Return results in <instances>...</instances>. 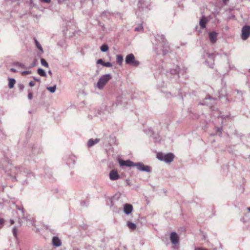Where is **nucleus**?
<instances>
[{
	"instance_id": "f257e3e1",
	"label": "nucleus",
	"mask_w": 250,
	"mask_h": 250,
	"mask_svg": "<svg viewBox=\"0 0 250 250\" xmlns=\"http://www.w3.org/2000/svg\"><path fill=\"white\" fill-rule=\"evenodd\" d=\"M111 78L112 77L110 74H105L102 76L98 82V88L99 89H102Z\"/></svg>"
},
{
	"instance_id": "f03ea898",
	"label": "nucleus",
	"mask_w": 250,
	"mask_h": 250,
	"mask_svg": "<svg viewBox=\"0 0 250 250\" xmlns=\"http://www.w3.org/2000/svg\"><path fill=\"white\" fill-rule=\"evenodd\" d=\"M134 167H136L137 169L140 171L146 172L147 173H151L152 171L151 167L145 165L142 162L135 163Z\"/></svg>"
},
{
	"instance_id": "7ed1b4c3",
	"label": "nucleus",
	"mask_w": 250,
	"mask_h": 250,
	"mask_svg": "<svg viewBox=\"0 0 250 250\" xmlns=\"http://www.w3.org/2000/svg\"><path fill=\"white\" fill-rule=\"evenodd\" d=\"M125 63L137 67L140 64V62L135 59V56L133 54H129L126 56Z\"/></svg>"
},
{
	"instance_id": "20e7f679",
	"label": "nucleus",
	"mask_w": 250,
	"mask_h": 250,
	"mask_svg": "<svg viewBox=\"0 0 250 250\" xmlns=\"http://www.w3.org/2000/svg\"><path fill=\"white\" fill-rule=\"evenodd\" d=\"M250 35V26H244L242 29L241 38L243 40H246Z\"/></svg>"
},
{
	"instance_id": "39448f33",
	"label": "nucleus",
	"mask_w": 250,
	"mask_h": 250,
	"mask_svg": "<svg viewBox=\"0 0 250 250\" xmlns=\"http://www.w3.org/2000/svg\"><path fill=\"white\" fill-rule=\"evenodd\" d=\"M119 163L120 166H126L127 167H134L135 163H134L130 160H123L122 159L119 160Z\"/></svg>"
},
{
	"instance_id": "423d86ee",
	"label": "nucleus",
	"mask_w": 250,
	"mask_h": 250,
	"mask_svg": "<svg viewBox=\"0 0 250 250\" xmlns=\"http://www.w3.org/2000/svg\"><path fill=\"white\" fill-rule=\"evenodd\" d=\"M109 178L112 181H115L120 178V176L116 170L113 169L110 171L109 174Z\"/></svg>"
},
{
	"instance_id": "0eeeda50",
	"label": "nucleus",
	"mask_w": 250,
	"mask_h": 250,
	"mask_svg": "<svg viewBox=\"0 0 250 250\" xmlns=\"http://www.w3.org/2000/svg\"><path fill=\"white\" fill-rule=\"evenodd\" d=\"M170 239L172 244L173 245H176L179 242V237L175 232H172L171 233Z\"/></svg>"
},
{
	"instance_id": "6e6552de",
	"label": "nucleus",
	"mask_w": 250,
	"mask_h": 250,
	"mask_svg": "<svg viewBox=\"0 0 250 250\" xmlns=\"http://www.w3.org/2000/svg\"><path fill=\"white\" fill-rule=\"evenodd\" d=\"M133 210V206L131 204H125L124 205V212L125 214L128 215Z\"/></svg>"
},
{
	"instance_id": "1a4fd4ad",
	"label": "nucleus",
	"mask_w": 250,
	"mask_h": 250,
	"mask_svg": "<svg viewBox=\"0 0 250 250\" xmlns=\"http://www.w3.org/2000/svg\"><path fill=\"white\" fill-rule=\"evenodd\" d=\"M210 42L212 43H215L217 41V33L214 32H211L208 34Z\"/></svg>"
},
{
	"instance_id": "9d476101",
	"label": "nucleus",
	"mask_w": 250,
	"mask_h": 250,
	"mask_svg": "<svg viewBox=\"0 0 250 250\" xmlns=\"http://www.w3.org/2000/svg\"><path fill=\"white\" fill-rule=\"evenodd\" d=\"M52 244L55 247H59L61 245L62 243L59 237L54 236L52 238Z\"/></svg>"
},
{
	"instance_id": "9b49d317",
	"label": "nucleus",
	"mask_w": 250,
	"mask_h": 250,
	"mask_svg": "<svg viewBox=\"0 0 250 250\" xmlns=\"http://www.w3.org/2000/svg\"><path fill=\"white\" fill-rule=\"evenodd\" d=\"M161 161H164L167 164H170L173 161L174 157H157Z\"/></svg>"
},
{
	"instance_id": "f8f14e48",
	"label": "nucleus",
	"mask_w": 250,
	"mask_h": 250,
	"mask_svg": "<svg viewBox=\"0 0 250 250\" xmlns=\"http://www.w3.org/2000/svg\"><path fill=\"white\" fill-rule=\"evenodd\" d=\"M100 140L99 139H95V140L93 139H90L88 140L87 145L88 147H90L92 146L93 145L96 144L99 142Z\"/></svg>"
},
{
	"instance_id": "ddd939ff",
	"label": "nucleus",
	"mask_w": 250,
	"mask_h": 250,
	"mask_svg": "<svg viewBox=\"0 0 250 250\" xmlns=\"http://www.w3.org/2000/svg\"><path fill=\"white\" fill-rule=\"evenodd\" d=\"M9 83H8V86L9 88H13L14 84L16 83V81L13 78H9L8 79Z\"/></svg>"
},
{
	"instance_id": "4468645a",
	"label": "nucleus",
	"mask_w": 250,
	"mask_h": 250,
	"mask_svg": "<svg viewBox=\"0 0 250 250\" xmlns=\"http://www.w3.org/2000/svg\"><path fill=\"white\" fill-rule=\"evenodd\" d=\"M207 21L205 18H203L200 20V25L201 28H204L206 27V25L207 23Z\"/></svg>"
},
{
	"instance_id": "2eb2a0df",
	"label": "nucleus",
	"mask_w": 250,
	"mask_h": 250,
	"mask_svg": "<svg viewBox=\"0 0 250 250\" xmlns=\"http://www.w3.org/2000/svg\"><path fill=\"white\" fill-rule=\"evenodd\" d=\"M127 226L130 229L132 230H134L136 228V224L129 221L127 222Z\"/></svg>"
},
{
	"instance_id": "dca6fc26",
	"label": "nucleus",
	"mask_w": 250,
	"mask_h": 250,
	"mask_svg": "<svg viewBox=\"0 0 250 250\" xmlns=\"http://www.w3.org/2000/svg\"><path fill=\"white\" fill-rule=\"evenodd\" d=\"M116 61L119 64L121 65L122 64L123 61V57L122 55H119L116 57Z\"/></svg>"
},
{
	"instance_id": "f3484780",
	"label": "nucleus",
	"mask_w": 250,
	"mask_h": 250,
	"mask_svg": "<svg viewBox=\"0 0 250 250\" xmlns=\"http://www.w3.org/2000/svg\"><path fill=\"white\" fill-rule=\"evenodd\" d=\"M38 73L41 76L45 77L46 76L45 71L42 68L38 69Z\"/></svg>"
},
{
	"instance_id": "a211bd4d",
	"label": "nucleus",
	"mask_w": 250,
	"mask_h": 250,
	"mask_svg": "<svg viewBox=\"0 0 250 250\" xmlns=\"http://www.w3.org/2000/svg\"><path fill=\"white\" fill-rule=\"evenodd\" d=\"M21 211V212H22V215H23V217L22 218L25 219V220H29L30 222H31V224H33V218H31L30 217L29 218H28V217H24L23 216V213H24V211H23V208H21V209H20Z\"/></svg>"
},
{
	"instance_id": "6ab92c4d",
	"label": "nucleus",
	"mask_w": 250,
	"mask_h": 250,
	"mask_svg": "<svg viewBox=\"0 0 250 250\" xmlns=\"http://www.w3.org/2000/svg\"><path fill=\"white\" fill-rule=\"evenodd\" d=\"M101 50L103 52H106L108 50V46L106 44H104L101 46Z\"/></svg>"
},
{
	"instance_id": "aec40b11",
	"label": "nucleus",
	"mask_w": 250,
	"mask_h": 250,
	"mask_svg": "<svg viewBox=\"0 0 250 250\" xmlns=\"http://www.w3.org/2000/svg\"><path fill=\"white\" fill-rule=\"evenodd\" d=\"M35 43H36V45L37 47L40 50L42 51L43 49H42V48L41 45L40 44V43L38 42V41L36 39L35 40Z\"/></svg>"
},
{
	"instance_id": "412c9836",
	"label": "nucleus",
	"mask_w": 250,
	"mask_h": 250,
	"mask_svg": "<svg viewBox=\"0 0 250 250\" xmlns=\"http://www.w3.org/2000/svg\"><path fill=\"white\" fill-rule=\"evenodd\" d=\"M41 62L42 65L48 67V64L47 62L44 59H41Z\"/></svg>"
},
{
	"instance_id": "4be33fe9",
	"label": "nucleus",
	"mask_w": 250,
	"mask_h": 250,
	"mask_svg": "<svg viewBox=\"0 0 250 250\" xmlns=\"http://www.w3.org/2000/svg\"><path fill=\"white\" fill-rule=\"evenodd\" d=\"M47 90H48L49 91H50L52 93H53L56 90V85L52 87H47Z\"/></svg>"
},
{
	"instance_id": "5701e85b",
	"label": "nucleus",
	"mask_w": 250,
	"mask_h": 250,
	"mask_svg": "<svg viewBox=\"0 0 250 250\" xmlns=\"http://www.w3.org/2000/svg\"><path fill=\"white\" fill-rule=\"evenodd\" d=\"M14 236L16 237L17 236V230L16 227H14L12 229Z\"/></svg>"
},
{
	"instance_id": "b1692460",
	"label": "nucleus",
	"mask_w": 250,
	"mask_h": 250,
	"mask_svg": "<svg viewBox=\"0 0 250 250\" xmlns=\"http://www.w3.org/2000/svg\"><path fill=\"white\" fill-rule=\"evenodd\" d=\"M103 66H105V67H111V66H112V64L109 62H104Z\"/></svg>"
},
{
	"instance_id": "393cba45",
	"label": "nucleus",
	"mask_w": 250,
	"mask_h": 250,
	"mask_svg": "<svg viewBox=\"0 0 250 250\" xmlns=\"http://www.w3.org/2000/svg\"><path fill=\"white\" fill-rule=\"evenodd\" d=\"M31 73V71H24L21 72L22 76H25L26 75L30 74Z\"/></svg>"
},
{
	"instance_id": "a878e982",
	"label": "nucleus",
	"mask_w": 250,
	"mask_h": 250,
	"mask_svg": "<svg viewBox=\"0 0 250 250\" xmlns=\"http://www.w3.org/2000/svg\"><path fill=\"white\" fill-rule=\"evenodd\" d=\"M5 220L3 218H0V228H1L3 225Z\"/></svg>"
},
{
	"instance_id": "bb28decb",
	"label": "nucleus",
	"mask_w": 250,
	"mask_h": 250,
	"mask_svg": "<svg viewBox=\"0 0 250 250\" xmlns=\"http://www.w3.org/2000/svg\"><path fill=\"white\" fill-rule=\"evenodd\" d=\"M16 65L17 66H19V67H21V68H24V65L23 64L21 63L16 62Z\"/></svg>"
},
{
	"instance_id": "cd10ccee",
	"label": "nucleus",
	"mask_w": 250,
	"mask_h": 250,
	"mask_svg": "<svg viewBox=\"0 0 250 250\" xmlns=\"http://www.w3.org/2000/svg\"><path fill=\"white\" fill-rule=\"evenodd\" d=\"M97 63L98 64H101L102 65H104V62L102 60V59H99L97 61Z\"/></svg>"
},
{
	"instance_id": "c85d7f7f",
	"label": "nucleus",
	"mask_w": 250,
	"mask_h": 250,
	"mask_svg": "<svg viewBox=\"0 0 250 250\" xmlns=\"http://www.w3.org/2000/svg\"><path fill=\"white\" fill-rule=\"evenodd\" d=\"M28 98L29 99L31 100L33 98V95L31 92H29L28 94Z\"/></svg>"
},
{
	"instance_id": "c756f323",
	"label": "nucleus",
	"mask_w": 250,
	"mask_h": 250,
	"mask_svg": "<svg viewBox=\"0 0 250 250\" xmlns=\"http://www.w3.org/2000/svg\"><path fill=\"white\" fill-rule=\"evenodd\" d=\"M247 209L248 210H249L250 211V213L246 214L245 216H248L249 217H250V208H248Z\"/></svg>"
},
{
	"instance_id": "7c9ffc66",
	"label": "nucleus",
	"mask_w": 250,
	"mask_h": 250,
	"mask_svg": "<svg viewBox=\"0 0 250 250\" xmlns=\"http://www.w3.org/2000/svg\"><path fill=\"white\" fill-rule=\"evenodd\" d=\"M41 1L46 3H50L51 2V0H41Z\"/></svg>"
},
{
	"instance_id": "2f4dec72",
	"label": "nucleus",
	"mask_w": 250,
	"mask_h": 250,
	"mask_svg": "<svg viewBox=\"0 0 250 250\" xmlns=\"http://www.w3.org/2000/svg\"><path fill=\"white\" fill-rule=\"evenodd\" d=\"M35 85V83L34 82H30L29 83V85L30 86H33Z\"/></svg>"
},
{
	"instance_id": "473e14b6",
	"label": "nucleus",
	"mask_w": 250,
	"mask_h": 250,
	"mask_svg": "<svg viewBox=\"0 0 250 250\" xmlns=\"http://www.w3.org/2000/svg\"><path fill=\"white\" fill-rule=\"evenodd\" d=\"M165 156L168 157V156H173V154L169 153H167V154H166Z\"/></svg>"
},
{
	"instance_id": "72a5a7b5",
	"label": "nucleus",
	"mask_w": 250,
	"mask_h": 250,
	"mask_svg": "<svg viewBox=\"0 0 250 250\" xmlns=\"http://www.w3.org/2000/svg\"><path fill=\"white\" fill-rule=\"evenodd\" d=\"M158 156V157H159V156H163V154L161 152H159L157 154V156Z\"/></svg>"
},
{
	"instance_id": "f704fd0d",
	"label": "nucleus",
	"mask_w": 250,
	"mask_h": 250,
	"mask_svg": "<svg viewBox=\"0 0 250 250\" xmlns=\"http://www.w3.org/2000/svg\"><path fill=\"white\" fill-rule=\"evenodd\" d=\"M81 205L82 206H85V205L86 206V203L85 201H82L81 202Z\"/></svg>"
},
{
	"instance_id": "c9c22d12",
	"label": "nucleus",
	"mask_w": 250,
	"mask_h": 250,
	"mask_svg": "<svg viewBox=\"0 0 250 250\" xmlns=\"http://www.w3.org/2000/svg\"><path fill=\"white\" fill-rule=\"evenodd\" d=\"M10 70H11V71L12 72H16V69H14V68H11V69H10Z\"/></svg>"
},
{
	"instance_id": "e433bc0d",
	"label": "nucleus",
	"mask_w": 250,
	"mask_h": 250,
	"mask_svg": "<svg viewBox=\"0 0 250 250\" xmlns=\"http://www.w3.org/2000/svg\"><path fill=\"white\" fill-rule=\"evenodd\" d=\"M194 250H207V249H200V248H196Z\"/></svg>"
},
{
	"instance_id": "4c0bfd02",
	"label": "nucleus",
	"mask_w": 250,
	"mask_h": 250,
	"mask_svg": "<svg viewBox=\"0 0 250 250\" xmlns=\"http://www.w3.org/2000/svg\"><path fill=\"white\" fill-rule=\"evenodd\" d=\"M223 0V2L225 4H226L229 1V0Z\"/></svg>"
},
{
	"instance_id": "58836bf2",
	"label": "nucleus",
	"mask_w": 250,
	"mask_h": 250,
	"mask_svg": "<svg viewBox=\"0 0 250 250\" xmlns=\"http://www.w3.org/2000/svg\"><path fill=\"white\" fill-rule=\"evenodd\" d=\"M11 224L13 225L14 224V221L13 220H10Z\"/></svg>"
},
{
	"instance_id": "ea45409f",
	"label": "nucleus",
	"mask_w": 250,
	"mask_h": 250,
	"mask_svg": "<svg viewBox=\"0 0 250 250\" xmlns=\"http://www.w3.org/2000/svg\"><path fill=\"white\" fill-rule=\"evenodd\" d=\"M34 79L37 82H40V79H38L35 78H34Z\"/></svg>"
},
{
	"instance_id": "a19ab883",
	"label": "nucleus",
	"mask_w": 250,
	"mask_h": 250,
	"mask_svg": "<svg viewBox=\"0 0 250 250\" xmlns=\"http://www.w3.org/2000/svg\"><path fill=\"white\" fill-rule=\"evenodd\" d=\"M13 168H14V169H16V168H17V167H13Z\"/></svg>"
},
{
	"instance_id": "79ce46f5",
	"label": "nucleus",
	"mask_w": 250,
	"mask_h": 250,
	"mask_svg": "<svg viewBox=\"0 0 250 250\" xmlns=\"http://www.w3.org/2000/svg\"><path fill=\"white\" fill-rule=\"evenodd\" d=\"M19 223L21 224V221L20 220H19Z\"/></svg>"
}]
</instances>
